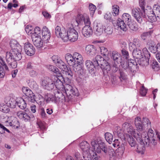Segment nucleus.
Returning a JSON list of instances; mask_svg holds the SVG:
<instances>
[{
    "instance_id": "f257e3e1",
    "label": "nucleus",
    "mask_w": 160,
    "mask_h": 160,
    "mask_svg": "<svg viewBox=\"0 0 160 160\" xmlns=\"http://www.w3.org/2000/svg\"><path fill=\"white\" fill-rule=\"evenodd\" d=\"M134 124L136 129H134L131 124L125 123L123 125V128L129 134L133 135L138 142L142 146L137 147L138 151L142 152L145 149V146H148L150 144L155 145L156 142L154 137L153 130L151 128V125L149 120L144 118L142 121L139 117L135 118Z\"/></svg>"
},
{
    "instance_id": "f03ea898",
    "label": "nucleus",
    "mask_w": 160,
    "mask_h": 160,
    "mask_svg": "<svg viewBox=\"0 0 160 160\" xmlns=\"http://www.w3.org/2000/svg\"><path fill=\"white\" fill-rule=\"evenodd\" d=\"M22 48H14L6 53V58L8 62L14 61H19L22 58L21 53Z\"/></svg>"
},
{
    "instance_id": "7ed1b4c3",
    "label": "nucleus",
    "mask_w": 160,
    "mask_h": 160,
    "mask_svg": "<svg viewBox=\"0 0 160 160\" xmlns=\"http://www.w3.org/2000/svg\"><path fill=\"white\" fill-rule=\"evenodd\" d=\"M108 152L110 160H116L117 158H121L124 152L125 147L124 144L119 147L114 152L112 149H108Z\"/></svg>"
},
{
    "instance_id": "20e7f679",
    "label": "nucleus",
    "mask_w": 160,
    "mask_h": 160,
    "mask_svg": "<svg viewBox=\"0 0 160 160\" xmlns=\"http://www.w3.org/2000/svg\"><path fill=\"white\" fill-rule=\"evenodd\" d=\"M91 143L95 152L100 153L102 150L105 153L107 152V148L105 144L100 139L98 138L93 140L91 141Z\"/></svg>"
},
{
    "instance_id": "39448f33",
    "label": "nucleus",
    "mask_w": 160,
    "mask_h": 160,
    "mask_svg": "<svg viewBox=\"0 0 160 160\" xmlns=\"http://www.w3.org/2000/svg\"><path fill=\"white\" fill-rule=\"evenodd\" d=\"M52 59L53 62L56 65L60 68L63 71H66V69L68 71H66V74L68 76L72 77V74L70 69L67 68L66 64L60 58L57 56H53L52 57Z\"/></svg>"
},
{
    "instance_id": "423d86ee",
    "label": "nucleus",
    "mask_w": 160,
    "mask_h": 160,
    "mask_svg": "<svg viewBox=\"0 0 160 160\" xmlns=\"http://www.w3.org/2000/svg\"><path fill=\"white\" fill-rule=\"evenodd\" d=\"M52 80L54 81V86L60 91H61L62 95V92H64V86L62 81L64 80L63 77L61 74H59V75L52 76Z\"/></svg>"
},
{
    "instance_id": "0eeeda50",
    "label": "nucleus",
    "mask_w": 160,
    "mask_h": 160,
    "mask_svg": "<svg viewBox=\"0 0 160 160\" xmlns=\"http://www.w3.org/2000/svg\"><path fill=\"white\" fill-rule=\"evenodd\" d=\"M55 33L58 37L61 38L64 41L68 40V29L67 31L65 28H61L60 26H58L55 28Z\"/></svg>"
},
{
    "instance_id": "6e6552de",
    "label": "nucleus",
    "mask_w": 160,
    "mask_h": 160,
    "mask_svg": "<svg viewBox=\"0 0 160 160\" xmlns=\"http://www.w3.org/2000/svg\"><path fill=\"white\" fill-rule=\"evenodd\" d=\"M132 14L139 23H141L142 21L143 13L139 8H134L132 10Z\"/></svg>"
},
{
    "instance_id": "1a4fd4ad",
    "label": "nucleus",
    "mask_w": 160,
    "mask_h": 160,
    "mask_svg": "<svg viewBox=\"0 0 160 160\" xmlns=\"http://www.w3.org/2000/svg\"><path fill=\"white\" fill-rule=\"evenodd\" d=\"M64 92L68 96H70L72 95L78 96V94L77 89L74 88L71 85L66 84L64 86Z\"/></svg>"
},
{
    "instance_id": "9d476101",
    "label": "nucleus",
    "mask_w": 160,
    "mask_h": 160,
    "mask_svg": "<svg viewBox=\"0 0 160 160\" xmlns=\"http://www.w3.org/2000/svg\"><path fill=\"white\" fill-rule=\"evenodd\" d=\"M68 40L73 42L76 41L78 38V33L73 28H69L68 29Z\"/></svg>"
},
{
    "instance_id": "9b49d317",
    "label": "nucleus",
    "mask_w": 160,
    "mask_h": 160,
    "mask_svg": "<svg viewBox=\"0 0 160 160\" xmlns=\"http://www.w3.org/2000/svg\"><path fill=\"white\" fill-rule=\"evenodd\" d=\"M24 49L26 53L28 56H32L35 52V49L33 45L29 42L25 43Z\"/></svg>"
},
{
    "instance_id": "f8f14e48",
    "label": "nucleus",
    "mask_w": 160,
    "mask_h": 160,
    "mask_svg": "<svg viewBox=\"0 0 160 160\" xmlns=\"http://www.w3.org/2000/svg\"><path fill=\"white\" fill-rule=\"evenodd\" d=\"M148 8L149 10H148L147 9L145 10H144L143 12L145 14H146L148 17L149 21L151 22H153L157 21L156 16L157 15L154 12H152L150 7H148Z\"/></svg>"
},
{
    "instance_id": "ddd939ff",
    "label": "nucleus",
    "mask_w": 160,
    "mask_h": 160,
    "mask_svg": "<svg viewBox=\"0 0 160 160\" xmlns=\"http://www.w3.org/2000/svg\"><path fill=\"white\" fill-rule=\"evenodd\" d=\"M125 123H127L129 124H130L128 122H124L122 125V129L119 126H116L115 127L114 131H113V134L115 135H118L119 137H121L122 135H123V132H125V133L127 132L128 133V135H130L126 130H125V129L123 128V125Z\"/></svg>"
},
{
    "instance_id": "4468645a",
    "label": "nucleus",
    "mask_w": 160,
    "mask_h": 160,
    "mask_svg": "<svg viewBox=\"0 0 160 160\" xmlns=\"http://www.w3.org/2000/svg\"><path fill=\"white\" fill-rule=\"evenodd\" d=\"M42 34L43 40L47 43L50 39L51 34L48 29L46 26L43 27L42 28Z\"/></svg>"
},
{
    "instance_id": "2eb2a0df",
    "label": "nucleus",
    "mask_w": 160,
    "mask_h": 160,
    "mask_svg": "<svg viewBox=\"0 0 160 160\" xmlns=\"http://www.w3.org/2000/svg\"><path fill=\"white\" fill-rule=\"evenodd\" d=\"M92 29L89 25H85L82 29V33L85 37H90L92 36Z\"/></svg>"
},
{
    "instance_id": "dca6fc26",
    "label": "nucleus",
    "mask_w": 160,
    "mask_h": 160,
    "mask_svg": "<svg viewBox=\"0 0 160 160\" xmlns=\"http://www.w3.org/2000/svg\"><path fill=\"white\" fill-rule=\"evenodd\" d=\"M31 38L34 45L36 47L39 48L42 47L44 41L42 40L41 36L36 37L33 35Z\"/></svg>"
},
{
    "instance_id": "f3484780",
    "label": "nucleus",
    "mask_w": 160,
    "mask_h": 160,
    "mask_svg": "<svg viewBox=\"0 0 160 160\" xmlns=\"http://www.w3.org/2000/svg\"><path fill=\"white\" fill-rule=\"evenodd\" d=\"M111 58L113 59L115 65L119 64L122 62V58L120 54L116 51L112 52Z\"/></svg>"
},
{
    "instance_id": "a211bd4d",
    "label": "nucleus",
    "mask_w": 160,
    "mask_h": 160,
    "mask_svg": "<svg viewBox=\"0 0 160 160\" xmlns=\"http://www.w3.org/2000/svg\"><path fill=\"white\" fill-rule=\"evenodd\" d=\"M79 146L84 153L86 154L87 156H88L89 153L90 154L89 144L87 141H83L80 143Z\"/></svg>"
},
{
    "instance_id": "6ab92c4d",
    "label": "nucleus",
    "mask_w": 160,
    "mask_h": 160,
    "mask_svg": "<svg viewBox=\"0 0 160 160\" xmlns=\"http://www.w3.org/2000/svg\"><path fill=\"white\" fill-rule=\"evenodd\" d=\"M128 135L129 136L127 138V141L128 143L129 144L130 146L132 147H135L136 146H137V151L139 153H142L144 151L142 152H139L138 151V149H137V147L138 145H139L140 147L141 148L142 146L140 145V143L137 145L135 140L132 137V136H133L134 137L133 135ZM138 142L140 143L139 142Z\"/></svg>"
},
{
    "instance_id": "aec40b11",
    "label": "nucleus",
    "mask_w": 160,
    "mask_h": 160,
    "mask_svg": "<svg viewBox=\"0 0 160 160\" xmlns=\"http://www.w3.org/2000/svg\"><path fill=\"white\" fill-rule=\"evenodd\" d=\"M0 60L1 61H0V78H2L5 75V72L2 66H3L6 70H8V68L3 58L1 57H0Z\"/></svg>"
},
{
    "instance_id": "412c9836",
    "label": "nucleus",
    "mask_w": 160,
    "mask_h": 160,
    "mask_svg": "<svg viewBox=\"0 0 160 160\" xmlns=\"http://www.w3.org/2000/svg\"><path fill=\"white\" fill-rule=\"evenodd\" d=\"M85 51L88 55H94L96 53V49L93 45H88L85 48Z\"/></svg>"
},
{
    "instance_id": "4be33fe9",
    "label": "nucleus",
    "mask_w": 160,
    "mask_h": 160,
    "mask_svg": "<svg viewBox=\"0 0 160 160\" xmlns=\"http://www.w3.org/2000/svg\"><path fill=\"white\" fill-rule=\"evenodd\" d=\"M65 60L67 63L70 66H72L76 63L72 55L69 53L66 54L65 55Z\"/></svg>"
},
{
    "instance_id": "5701e85b",
    "label": "nucleus",
    "mask_w": 160,
    "mask_h": 160,
    "mask_svg": "<svg viewBox=\"0 0 160 160\" xmlns=\"http://www.w3.org/2000/svg\"><path fill=\"white\" fill-rule=\"evenodd\" d=\"M103 28L102 25L100 24H97L94 27V30L95 34L98 36L101 35L103 33Z\"/></svg>"
},
{
    "instance_id": "b1692460",
    "label": "nucleus",
    "mask_w": 160,
    "mask_h": 160,
    "mask_svg": "<svg viewBox=\"0 0 160 160\" xmlns=\"http://www.w3.org/2000/svg\"><path fill=\"white\" fill-rule=\"evenodd\" d=\"M150 57L145 58L143 57L138 60H135L141 66H147L149 64Z\"/></svg>"
},
{
    "instance_id": "393cba45",
    "label": "nucleus",
    "mask_w": 160,
    "mask_h": 160,
    "mask_svg": "<svg viewBox=\"0 0 160 160\" xmlns=\"http://www.w3.org/2000/svg\"><path fill=\"white\" fill-rule=\"evenodd\" d=\"M72 55L74 59L75 60L76 63L78 64H81L83 63V58L82 55L77 52H74Z\"/></svg>"
},
{
    "instance_id": "a878e982",
    "label": "nucleus",
    "mask_w": 160,
    "mask_h": 160,
    "mask_svg": "<svg viewBox=\"0 0 160 160\" xmlns=\"http://www.w3.org/2000/svg\"><path fill=\"white\" fill-rule=\"evenodd\" d=\"M93 61L95 65L96 66H98L100 65L101 66L103 63V62L105 60L104 58L100 55H97Z\"/></svg>"
},
{
    "instance_id": "bb28decb",
    "label": "nucleus",
    "mask_w": 160,
    "mask_h": 160,
    "mask_svg": "<svg viewBox=\"0 0 160 160\" xmlns=\"http://www.w3.org/2000/svg\"><path fill=\"white\" fill-rule=\"evenodd\" d=\"M86 67L90 73H92L94 70L95 65L91 61L87 60L85 61Z\"/></svg>"
},
{
    "instance_id": "cd10ccee",
    "label": "nucleus",
    "mask_w": 160,
    "mask_h": 160,
    "mask_svg": "<svg viewBox=\"0 0 160 160\" xmlns=\"http://www.w3.org/2000/svg\"><path fill=\"white\" fill-rule=\"evenodd\" d=\"M17 115L19 118L25 121H28L30 118V117L25 112L22 111L18 112H17Z\"/></svg>"
},
{
    "instance_id": "c85d7f7f",
    "label": "nucleus",
    "mask_w": 160,
    "mask_h": 160,
    "mask_svg": "<svg viewBox=\"0 0 160 160\" xmlns=\"http://www.w3.org/2000/svg\"><path fill=\"white\" fill-rule=\"evenodd\" d=\"M141 49L138 48L132 52V55L135 60H138L143 57Z\"/></svg>"
},
{
    "instance_id": "c756f323",
    "label": "nucleus",
    "mask_w": 160,
    "mask_h": 160,
    "mask_svg": "<svg viewBox=\"0 0 160 160\" xmlns=\"http://www.w3.org/2000/svg\"><path fill=\"white\" fill-rule=\"evenodd\" d=\"M125 22L123 20L120 18L118 19L117 22V24L118 27H119L121 30L124 31H126L127 30V28Z\"/></svg>"
},
{
    "instance_id": "7c9ffc66",
    "label": "nucleus",
    "mask_w": 160,
    "mask_h": 160,
    "mask_svg": "<svg viewBox=\"0 0 160 160\" xmlns=\"http://www.w3.org/2000/svg\"><path fill=\"white\" fill-rule=\"evenodd\" d=\"M10 45L12 48V49H14V48H22L21 46L19 45V43L17 41L15 40H12L10 42Z\"/></svg>"
},
{
    "instance_id": "2f4dec72",
    "label": "nucleus",
    "mask_w": 160,
    "mask_h": 160,
    "mask_svg": "<svg viewBox=\"0 0 160 160\" xmlns=\"http://www.w3.org/2000/svg\"><path fill=\"white\" fill-rule=\"evenodd\" d=\"M17 104L18 106L22 109H24L26 108V103L22 98H19V101H17Z\"/></svg>"
},
{
    "instance_id": "473e14b6",
    "label": "nucleus",
    "mask_w": 160,
    "mask_h": 160,
    "mask_svg": "<svg viewBox=\"0 0 160 160\" xmlns=\"http://www.w3.org/2000/svg\"><path fill=\"white\" fill-rule=\"evenodd\" d=\"M127 24L132 21L131 15L128 13H124L122 15V19Z\"/></svg>"
},
{
    "instance_id": "72a5a7b5",
    "label": "nucleus",
    "mask_w": 160,
    "mask_h": 160,
    "mask_svg": "<svg viewBox=\"0 0 160 160\" xmlns=\"http://www.w3.org/2000/svg\"><path fill=\"white\" fill-rule=\"evenodd\" d=\"M17 103V101H16L13 98H11L6 104L8 107L12 108H14L16 106Z\"/></svg>"
},
{
    "instance_id": "f704fd0d",
    "label": "nucleus",
    "mask_w": 160,
    "mask_h": 160,
    "mask_svg": "<svg viewBox=\"0 0 160 160\" xmlns=\"http://www.w3.org/2000/svg\"><path fill=\"white\" fill-rule=\"evenodd\" d=\"M152 12L155 14L157 17L160 18V6L157 4L154 5L152 10Z\"/></svg>"
},
{
    "instance_id": "c9c22d12",
    "label": "nucleus",
    "mask_w": 160,
    "mask_h": 160,
    "mask_svg": "<svg viewBox=\"0 0 160 160\" xmlns=\"http://www.w3.org/2000/svg\"><path fill=\"white\" fill-rule=\"evenodd\" d=\"M112 14L114 16L118 15L119 13V7L116 5H114L112 7Z\"/></svg>"
},
{
    "instance_id": "e433bc0d",
    "label": "nucleus",
    "mask_w": 160,
    "mask_h": 160,
    "mask_svg": "<svg viewBox=\"0 0 160 160\" xmlns=\"http://www.w3.org/2000/svg\"><path fill=\"white\" fill-rule=\"evenodd\" d=\"M105 138L109 144L112 143L113 140V136L112 134L108 132L106 133L105 134Z\"/></svg>"
},
{
    "instance_id": "4c0bfd02",
    "label": "nucleus",
    "mask_w": 160,
    "mask_h": 160,
    "mask_svg": "<svg viewBox=\"0 0 160 160\" xmlns=\"http://www.w3.org/2000/svg\"><path fill=\"white\" fill-rule=\"evenodd\" d=\"M47 68L50 71L56 73L57 75H59V74H61L59 71L58 69L56 67L52 65H49L47 66Z\"/></svg>"
},
{
    "instance_id": "58836bf2",
    "label": "nucleus",
    "mask_w": 160,
    "mask_h": 160,
    "mask_svg": "<svg viewBox=\"0 0 160 160\" xmlns=\"http://www.w3.org/2000/svg\"><path fill=\"white\" fill-rule=\"evenodd\" d=\"M101 68L106 70L107 72L110 70L111 68L109 63L105 60L103 62V63L101 65Z\"/></svg>"
},
{
    "instance_id": "ea45409f",
    "label": "nucleus",
    "mask_w": 160,
    "mask_h": 160,
    "mask_svg": "<svg viewBox=\"0 0 160 160\" xmlns=\"http://www.w3.org/2000/svg\"><path fill=\"white\" fill-rule=\"evenodd\" d=\"M8 122L10 126L13 127L16 126L17 128L18 127L17 125H18L19 122L16 118H13L11 121H8Z\"/></svg>"
},
{
    "instance_id": "a19ab883",
    "label": "nucleus",
    "mask_w": 160,
    "mask_h": 160,
    "mask_svg": "<svg viewBox=\"0 0 160 160\" xmlns=\"http://www.w3.org/2000/svg\"><path fill=\"white\" fill-rule=\"evenodd\" d=\"M51 78L48 77H45L42 80L41 85L45 89L46 88L48 83H49V81H51Z\"/></svg>"
},
{
    "instance_id": "79ce46f5",
    "label": "nucleus",
    "mask_w": 160,
    "mask_h": 160,
    "mask_svg": "<svg viewBox=\"0 0 160 160\" xmlns=\"http://www.w3.org/2000/svg\"><path fill=\"white\" fill-rule=\"evenodd\" d=\"M152 33L151 32H147L142 33L141 35V38L143 40H147L150 38L151 34Z\"/></svg>"
},
{
    "instance_id": "37998d69",
    "label": "nucleus",
    "mask_w": 160,
    "mask_h": 160,
    "mask_svg": "<svg viewBox=\"0 0 160 160\" xmlns=\"http://www.w3.org/2000/svg\"><path fill=\"white\" fill-rule=\"evenodd\" d=\"M122 144H124L122 141L121 138H119L118 139H115L113 141V143L112 144L114 147L119 146L121 147Z\"/></svg>"
},
{
    "instance_id": "c03bdc74",
    "label": "nucleus",
    "mask_w": 160,
    "mask_h": 160,
    "mask_svg": "<svg viewBox=\"0 0 160 160\" xmlns=\"http://www.w3.org/2000/svg\"><path fill=\"white\" fill-rule=\"evenodd\" d=\"M130 29L133 31H136L138 29V27L137 25L133 23L131 21L127 24Z\"/></svg>"
},
{
    "instance_id": "a18cd8bd",
    "label": "nucleus",
    "mask_w": 160,
    "mask_h": 160,
    "mask_svg": "<svg viewBox=\"0 0 160 160\" xmlns=\"http://www.w3.org/2000/svg\"><path fill=\"white\" fill-rule=\"evenodd\" d=\"M85 15L78 14L76 18V21L78 25L82 23Z\"/></svg>"
},
{
    "instance_id": "49530a36",
    "label": "nucleus",
    "mask_w": 160,
    "mask_h": 160,
    "mask_svg": "<svg viewBox=\"0 0 160 160\" xmlns=\"http://www.w3.org/2000/svg\"><path fill=\"white\" fill-rule=\"evenodd\" d=\"M152 68L155 71H158L159 69V65L158 62L155 60H151Z\"/></svg>"
},
{
    "instance_id": "de8ad7c7",
    "label": "nucleus",
    "mask_w": 160,
    "mask_h": 160,
    "mask_svg": "<svg viewBox=\"0 0 160 160\" xmlns=\"http://www.w3.org/2000/svg\"><path fill=\"white\" fill-rule=\"evenodd\" d=\"M100 52L103 56L107 57L109 55L108 51L107 49L104 47H101L100 48Z\"/></svg>"
},
{
    "instance_id": "09e8293b",
    "label": "nucleus",
    "mask_w": 160,
    "mask_h": 160,
    "mask_svg": "<svg viewBox=\"0 0 160 160\" xmlns=\"http://www.w3.org/2000/svg\"><path fill=\"white\" fill-rule=\"evenodd\" d=\"M51 79V81H49V82L48 83L47 85L45 88V89L47 90H51L54 88V81L53 80H52V77Z\"/></svg>"
},
{
    "instance_id": "8fccbe9b",
    "label": "nucleus",
    "mask_w": 160,
    "mask_h": 160,
    "mask_svg": "<svg viewBox=\"0 0 160 160\" xmlns=\"http://www.w3.org/2000/svg\"><path fill=\"white\" fill-rule=\"evenodd\" d=\"M33 28L30 25H27L26 28V31L28 35H31L34 32Z\"/></svg>"
},
{
    "instance_id": "3c124183",
    "label": "nucleus",
    "mask_w": 160,
    "mask_h": 160,
    "mask_svg": "<svg viewBox=\"0 0 160 160\" xmlns=\"http://www.w3.org/2000/svg\"><path fill=\"white\" fill-rule=\"evenodd\" d=\"M104 31L107 34L111 35L113 32V29L111 26H108L105 27Z\"/></svg>"
},
{
    "instance_id": "603ef678",
    "label": "nucleus",
    "mask_w": 160,
    "mask_h": 160,
    "mask_svg": "<svg viewBox=\"0 0 160 160\" xmlns=\"http://www.w3.org/2000/svg\"><path fill=\"white\" fill-rule=\"evenodd\" d=\"M96 8V6L92 4L91 3L89 4V9L90 10V14L92 17L93 16Z\"/></svg>"
},
{
    "instance_id": "864d4df0",
    "label": "nucleus",
    "mask_w": 160,
    "mask_h": 160,
    "mask_svg": "<svg viewBox=\"0 0 160 160\" xmlns=\"http://www.w3.org/2000/svg\"><path fill=\"white\" fill-rule=\"evenodd\" d=\"M34 32L33 34L31 35V37L32 36H34V37L40 36V34L41 33L40 28L39 27H36L34 29Z\"/></svg>"
},
{
    "instance_id": "5fc2aeb1",
    "label": "nucleus",
    "mask_w": 160,
    "mask_h": 160,
    "mask_svg": "<svg viewBox=\"0 0 160 160\" xmlns=\"http://www.w3.org/2000/svg\"><path fill=\"white\" fill-rule=\"evenodd\" d=\"M132 42L137 48H140V49H142V46L141 41L139 39L136 38H134Z\"/></svg>"
},
{
    "instance_id": "6e6d98bb",
    "label": "nucleus",
    "mask_w": 160,
    "mask_h": 160,
    "mask_svg": "<svg viewBox=\"0 0 160 160\" xmlns=\"http://www.w3.org/2000/svg\"><path fill=\"white\" fill-rule=\"evenodd\" d=\"M22 91L26 96H29L30 94H32V92L27 87H23L22 88Z\"/></svg>"
},
{
    "instance_id": "4d7b16f0",
    "label": "nucleus",
    "mask_w": 160,
    "mask_h": 160,
    "mask_svg": "<svg viewBox=\"0 0 160 160\" xmlns=\"http://www.w3.org/2000/svg\"><path fill=\"white\" fill-rule=\"evenodd\" d=\"M45 98L46 102H48L51 101L52 102L55 99L54 96L51 94H48L47 95L45 96Z\"/></svg>"
},
{
    "instance_id": "13d9d810",
    "label": "nucleus",
    "mask_w": 160,
    "mask_h": 160,
    "mask_svg": "<svg viewBox=\"0 0 160 160\" xmlns=\"http://www.w3.org/2000/svg\"><path fill=\"white\" fill-rule=\"evenodd\" d=\"M7 105L0 104V111L4 112H8L9 111V109L7 107Z\"/></svg>"
},
{
    "instance_id": "bf43d9fd",
    "label": "nucleus",
    "mask_w": 160,
    "mask_h": 160,
    "mask_svg": "<svg viewBox=\"0 0 160 160\" xmlns=\"http://www.w3.org/2000/svg\"><path fill=\"white\" fill-rule=\"evenodd\" d=\"M83 22H84V24L86 25H89L91 24L89 17L85 14L84 17Z\"/></svg>"
},
{
    "instance_id": "052dcab7",
    "label": "nucleus",
    "mask_w": 160,
    "mask_h": 160,
    "mask_svg": "<svg viewBox=\"0 0 160 160\" xmlns=\"http://www.w3.org/2000/svg\"><path fill=\"white\" fill-rule=\"evenodd\" d=\"M147 89L143 86H142L140 88V93L142 96H144L147 93Z\"/></svg>"
},
{
    "instance_id": "680f3d73",
    "label": "nucleus",
    "mask_w": 160,
    "mask_h": 160,
    "mask_svg": "<svg viewBox=\"0 0 160 160\" xmlns=\"http://www.w3.org/2000/svg\"><path fill=\"white\" fill-rule=\"evenodd\" d=\"M29 85L31 88H33L35 90H36L38 88V85L35 81L30 82Z\"/></svg>"
},
{
    "instance_id": "e2e57ef3",
    "label": "nucleus",
    "mask_w": 160,
    "mask_h": 160,
    "mask_svg": "<svg viewBox=\"0 0 160 160\" xmlns=\"http://www.w3.org/2000/svg\"><path fill=\"white\" fill-rule=\"evenodd\" d=\"M28 99V101L32 102H34L35 100V96L32 92V94H30L29 96H27Z\"/></svg>"
},
{
    "instance_id": "0e129e2a",
    "label": "nucleus",
    "mask_w": 160,
    "mask_h": 160,
    "mask_svg": "<svg viewBox=\"0 0 160 160\" xmlns=\"http://www.w3.org/2000/svg\"><path fill=\"white\" fill-rule=\"evenodd\" d=\"M142 51L144 53V57L145 58H148L150 57V54L148 51L147 49L144 48L142 49Z\"/></svg>"
},
{
    "instance_id": "69168bd1",
    "label": "nucleus",
    "mask_w": 160,
    "mask_h": 160,
    "mask_svg": "<svg viewBox=\"0 0 160 160\" xmlns=\"http://www.w3.org/2000/svg\"><path fill=\"white\" fill-rule=\"evenodd\" d=\"M80 65V64H78L76 63H75L74 64V65H72L73 69L75 72H76L80 68L82 67Z\"/></svg>"
},
{
    "instance_id": "338daca9",
    "label": "nucleus",
    "mask_w": 160,
    "mask_h": 160,
    "mask_svg": "<svg viewBox=\"0 0 160 160\" xmlns=\"http://www.w3.org/2000/svg\"><path fill=\"white\" fill-rule=\"evenodd\" d=\"M149 49L151 52L154 53H156L158 51L157 47H156L152 45L149 46Z\"/></svg>"
},
{
    "instance_id": "774afa93",
    "label": "nucleus",
    "mask_w": 160,
    "mask_h": 160,
    "mask_svg": "<svg viewBox=\"0 0 160 160\" xmlns=\"http://www.w3.org/2000/svg\"><path fill=\"white\" fill-rule=\"evenodd\" d=\"M129 48L130 51H133L134 50H136L138 48L132 42H130L129 44Z\"/></svg>"
}]
</instances>
